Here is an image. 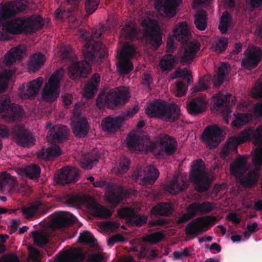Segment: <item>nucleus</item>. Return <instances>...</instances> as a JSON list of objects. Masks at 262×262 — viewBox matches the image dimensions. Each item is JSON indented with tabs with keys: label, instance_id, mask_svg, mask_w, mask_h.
Wrapping results in <instances>:
<instances>
[{
	"label": "nucleus",
	"instance_id": "1",
	"mask_svg": "<svg viewBox=\"0 0 262 262\" xmlns=\"http://www.w3.org/2000/svg\"><path fill=\"white\" fill-rule=\"evenodd\" d=\"M84 60L79 62H74L75 55L70 47H64L61 51V57L62 59L73 62L68 68V74L73 79H78L81 77L87 76L92 64L95 62H98L99 59L105 57L106 51L101 45L96 43L93 46H85L83 49Z\"/></svg>",
	"mask_w": 262,
	"mask_h": 262
},
{
	"label": "nucleus",
	"instance_id": "2",
	"mask_svg": "<svg viewBox=\"0 0 262 262\" xmlns=\"http://www.w3.org/2000/svg\"><path fill=\"white\" fill-rule=\"evenodd\" d=\"M173 36L183 46L177 54V58L182 65L191 63L200 50V43L196 41H189L191 34L186 21L178 24L173 29Z\"/></svg>",
	"mask_w": 262,
	"mask_h": 262
},
{
	"label": "nucleus",
	"instance_id": "3",
	"mask_svg": "<svg viewBox=\"0 0 262 262\" xmlns=\"http://www.w3.org/2000/svg\"><path fill=\"white\" fill-rule=\"evenodd\" d=\"M44 26V20L40 15L26 16L8 21L5 25L7 32L13 35L23 33H34Z\"/></svg>",
	"mask_w": 262,
	"mask_h": 262
},
{
	"label": "nucleus",
	"instance_id": "4",
	"mask_svg": "<svg viewBox=\"0 0 262 262\" xmlns=\"http://www.w3.org/2000/svg\"><path fill=\"white\" fill-rule=\"evenodd\" d=\"M146 115L150 118H160L166 122H173L179 119L180 109L175 104H168L161 99L148 103L145 108Z\"/></svg>",
	"mask_w": 262,
	"mask_h": 262
},
{
	"label": "nucleus",
	"instance_id": "5",
	"mask_svg": "<svg viewBox=\"0 0 262 262\" xmlns=\"http://www.w3.org/2000/svg\"><path fill=\"white\" fill-rule=\"evenodd\" d=\"M130 98L128 90L124 88H117L110 90L107 93L102 92L98 96L96 105L99 108L106 106L114 109L116 106L125 104Z\"/></svg>",
	"mask_w": 262,
	"mask_h": 262
},
{
	"label": "nucleus",
	"instance_id": "6",
	"mask_svg": "<svg viewBox=\"0 0 262 262\" xmlns=\"http://www.w3.org/2000/svg\"><path fill=\"white\" fill-rule=\"evenodd\" d=\"M189 178L194 185L195 189L199 192H205L210 187L211 182L206 175L205 164L201 159L193 161Z\"/></svg>",
	"mask_w": 262,
	"mask_h": 262
},
{
	"label": "nucleus",
	"instance_id": "7",
	"mask_svg": "<svg viewBox=\"0 0 262 262\" xmlns=\"http://www.w3.org/2000/svg\"><path fill=\"white\" fill-rule=\"evenodd\" d=\"M61 76L62 70H57L52 74L43 89L42 97L43 100L53 102L59 96Z\"/></svg>",
	"mask_w": 262,
	"mask_h": 262
},
{
	"label": "nucleus",
	"instance_id": "8",
	"mask_svg": "<svg viewBox=\"0 0 262 262\" xmlns=\"http://www.w3.org/2000/svg\"><path fill=\"white\" fill-rule=\"evenodd\" d=\"M160 144L162 146L161 150L157 149V144L154 142L147 145V147L151 152L159 157L163 156L164 152L167 156H171L176 152L178 143L172 136L164 134L160 139Z\"/></svg>",
	"mask_w": 262,
	"mask_h": 262
},
{
	"label": "nucleus",
	"instance_id": "9",
	"mask_svg": "<svg viewBox=\"0 0 262 262\" xmlns=\"http://www.w3.org/2000/svg\"><path fill=\"white\" fill-rule=\"evenodd\" d=\"M135 47L133 45H125L119 54V61L117 63V70L121 74H127L133 69V64L130 61L136 54Z\"/></svg>",
	"mask_w": 262,
	"mask_h": 262
},
{
	"label": "nucleus",
	"instance_id": "10",
	"mask_svg": "<svg viewBox=\"0 0 262 262\" xmlns=\"http://www.w3.org/2000/svg\"><path fill=\"white\" fill-rule=\"evenodd\" d=\"M223 130L216 125H209L203 130L201 139L207 147L210 149H214L223 139Z\"/></svg>",
	"mask_w": 262,
	"mask_h": 262
},
{
	"label": "nucleus",
	"instance_id": "11",
	"mask_svg": "<svg viewBox=\"0 0 262 262\" xmlns=\"http://www.w3.org/2000/svg\"><path fill=\"white\" fill-rule=\"evenodd\" d=\"M214 216L199 217L191 221L186 226L185 232L187 235H196L207 231L209 224L215 222Z\"/></svg>",
	"mask_w": 262,
	"mask_h": 262
},
{
	"label": "nucleus",
	"instance_id": "12",
	"mask_svg": "<svg viewBox=\"0 0 262 262\" xmlns=\"http://www.w3.org/2000/svg\"><path fill=\"white\" fill-rule=\"evenodd\" d=\"M261 59V49L258 47H252L245 51L241 64L244 69L252 70L258 66Z\"/></svg>",
	"mask_w": 262,
	"mask_h": 262
},
{
	"label": "nucleus",
	"instance_id": "13",
	"mask_svg": "<svg viewBox=\"0 0 262 262\" xmlns=\"http://www.w3.org/2000/svg\"><path fill=\"white\" fill-rule=\"evenodd\" d=\"M251 139L254 140V144L256 145L262 144V124L257 126L256 130L252 127H248L243 130L235 138L236 144H241Z\"/></svg>",
	"mask_w": 262,
	"mask_h": 262
},
{
	"label": "nucleus",
	"instance_id": "14",
	"mask_svg": "<svg viewBox=\"0 0 262 262\" xmlns=\"http://www.w3.org/2000/svg\"><path fill=\"white\" fill-rule=\"evenodd\" d=\"M12 135L18 145L29 147L35 144V140L24 125H16L12 128Z\"/></svg>",
	"mask_w": 262,
	"mask_h": 262
},
{
	"label": "nucleus",
	"instance_id": "15",
	"mask_svg": "<svg viewBox=\"0 0 262 262\" xmlns=\"http://www.w3.org/2000/svg\"><path fill=\"white\" fill-rule=\"evenodd\" d=\"M231 94L226 95L219 94L214 98L211 107L216 111L225 113L224 115V120L226 124L229 122V118L231 113L230 107Z\"/></svg>",
	"mask_w": 262,
	"mask_h": 262
},
{
	"label": "nucleus",
	"instance_id": "16",
	"mask_svg": "<svg viewBox=\"0 0 262 262\" xmlns=\"http://www.w3.org/2000/svg\"><path fill=\"white\" fill-rule=\"evenodd\" d=\"M144 34L152 46L158 48L162 44V33L158 25L152 24H146Z\"/></svg>",
	"mask_w": 262,
	"mask_h": 262
},
{
	"label": "nucleus",
	"instance_id": "17",
	"mask_svg": "<svg viewBox=\"0 0 262 262\" xmlns=\"http://www.w3.org/2000/svg\"><path fill=\"white\" fill-rule=\"evenodd\" d=\"M79 178L78 171L75 169H67L62 168L56 178L58 184L66 185L71 183H75Z\"/></svg>",
	"mask_w": 262,
	"mask_h": 262
},
{
	"label": "nucleus",
	"instance_id": "18",
	"mask_svg": "<svg viewBox=\"0 0 262 262\" xmlns=\"http://www.w3.org/2000/svg\"><path fill=\"white\" fill-rule=\"evenodd\" d=\"M70 130L63 125H55L49 131L52 142L55 143H61L68 139Z\"/></svg>",
	"mask_w": 262,
	"mask_h": 262
},
{
	"label": "nucleus",
	"instance_id": "19",
	"mask_svg": "<svg viewBox=\"0 0 262 262\" xmlns=\"http://www.w3.org/2000/svg\"><path fill=\"white\" fill-rule=\"evenodd\" d=\"M130 192L119 186L117 190H111L106 194L108 202L115 207L119 205L125 198H128Z\"/></svg>",
	"mask_w": 262,
	"mask_h": 262
},
{
	"label": "nucleus",
	"instance_id": "20",
	"mask_svg": "<svg viewBox=\"0 0 262 262\" xmlns=\"http://www.w3.org/2000/svg\"><path fill=\"white\" fill-rule=\"evenodd\" d=\"M124 121V118L122 116L105 118L101 122L102 129L108 133H115L121 127Z\"/></svg>",
	"mask_w": 262,
	"mask_h": 262
},
{
	"label": "nucleus",
	"instance_id": "21",
	"mask_svg": "<svg viewBox=\"0 0 262 262\" xmlns=\"http://www.w3.org/2000/svg\"><path fill=\"white\" fill-rule=\"evenodd\" d=\"M89 130L90 125L86 118L80 117L73 122L72 132L76 137H85L88 134Z\"/></svg>",
	"mask_w": 262,
	"mask_h": 262
},
{
	"label": "nucleus",
	"instance_id": "22",
	"mask_svg": "<svg viewBox=\"0 0 262 262\" xmlns=\"http://www.w3.org/2000/svg\"><path fill=\"white\" fill-rule=\"evenodd\" d=\"M25 115L23 107L18 104L12 103L8 112L3 116V118L9 123L20 122Z\"/></svg>",
	"mask_w": 262,
	"mask_h": 262
},
{
	"label": "nucleus",
	"instance_id": "23",
	"mask_svg": "<svg viewBox=\"0 0 262 262\" xmlns=\"http://www.w3.org/2000/svg\"><path fill=\"white\" fill-rule=\"evenodd\" d=\"M173 205L169 202H160L150 209V214L156 217L169 216L173 212Z\"/></svg>",
	"mask_w": 262,
	"mask_h": 262
},
{
	"label": "nucleus",
	"instance_id": "24",
	"mask_svg": "<svg viewBox=\"0 0 262 262\" xmlns=\"http://www.w3.org/2000/svg\"><path fill=\"white\" fill-rule=\"evenodd\" d=\"M76 220L73 214L68 212H62L53 220V224L57 228L62 229L74 224Z\"/></svg>",
	"mask_w": 262,
	"mask_h": 262
},
{
	"label": "nucleus",
	"instance_id": "25",
	"mask_svg": "<svg viewBox=\"0 0 262 262\" xmlns=\"http://www.w3.org/2000/svg\"><path fill=\"white\" fill-rule=\"evenodd\" d=\"M193 216H196L198 213L201 214L209 213L215 209L214 204L212 202L205 201L202 203L198 202H193L188 205Z\"/></svg>",
	"mask_w": 262,
	"mask_h": 262
},
{
	"label": "nucleus",
	"instance_id": "26",
	"mask_svg": "<svg viewBox=\"0 0 262 262\" xmlns=\"http://www.w3.org/2000/svg\"><path fill=\"white\" fill-rule=\"evenodd\" d=\"M43 81V78L39 77L29 82L27 85L26 89L22 93L23 99H28L35 96L39 92Z\"/></svg>",
	"mask_w": 262,
	"mask_h": 262
},
{
	"label": "nucleus",
	"instance_id": "27",
	"mask_svg": "<svg viewBox=\"0 0 262 262\" xmlns=\"http://www.w3.org/2000/svg\"><path fill=\"white\" fill-rule=\"evenodd\" d=\"M156 7L160 6L163 8L164 12L166 16L171 18L176 13V9L179 6L182 0H156Z\"/></svg>",
	"mask_w": 262,
	"mask_h": 262
},
{
	"label": "nucleus",
	"instance_id": "28",
	"mask_svg": "<svg viewBox=\"0 0 262 262\" xmlns=\"http://www.w3.org/2000/svg\"><path fill=\"white\" fill-rule=\"evenodd\" d=\"M206 104L207 102L203 98L196 97L189 102L187 109L190 114L198 115L205 111Z\"/></svg>",
	"mask_w": 262,
	"mask_h": 262
},
{
	"label": "nucleus",
	"instance_id": "29",
	"mask_svg": "<svg viewBox=\"0 0 262 262\" xmlns=\"http://www.w3.org/2000/svg\"><path fill=\"white\" fill-rule=\"evenodd\" d=\"M85 258V254L79 249L64 252L56 262H82Z\"/></svg>",
	"mask_w": 262,
	"mask_h": 262
},
{
	"label": "nucleus",
	"instance_id": "30",
	"mask_svg": "<svg viewBox=\"0 0 262 262\" xmlns=\"http://www.w3.org/2000/svg\"><path fill=\"white\" fill-rule=\"evenodd\" d=\"M100 76L98 73L92 75L91 79L85 84L84 88V96L88 98H92L98 90Z\"/></svg>",
	"mask_w": 262,
	"mask_h": 262
},
{
	"label": "nucleus",
	"instance_id": "31",
	"mask_svg": "<svg viewBox=\"0 0 262 262\" xmlns=\"http://www.w3.org/2000/svg\"><path fill=\"white\" fill-rule=\"evenodd\" d=\"M127 148L132 151H141L143 148L141 136L135 133H129L126 138Z\"/></svg>",
	"mask_w": 262,
	"mask_h": 262
},
{
	"label": "nucleus",
	"instance_id": "32",
	"mask_svg": "<svg viewBox=\"0 0 262 262\" xmlns=\"http://www.w3.org/2000/svg\"><path fill=\"white\" fill-rule=\"evenodd\" d=\"M247 159L240 157L235 160L230 165V170L233 175H242L247 170Z\"/></svg>",
	"mask_w": 262,
	"mask_h": 262
},
{
	"label": "nucleus",
	"instance_id": "33",
	"mask_svg": "<svg viewBox=\"0 0 262 262\" xmlns=\"http://www.w3.org/2000/svg\"><path fill=\"white\" fill-rule=\"evenodd\" d=\"M133 251L138 252V257L139 258H147L151 259L156 258L158 255L155 250L151 249L149 246L139 244L134 246L132 247Z\"/></svg>",
	"mask_w": 262,
	"mask_h": 262
},
{
	"label": "nucleus",
	"instance_id": "34",
	"mask_svg": "<svg viewBox=\"0 0 262 262\" xmlns=\"http://www.w3.org/2000/svg\"><path fill=\"white\" fill-rule=\"evenodd\" d=\"M90 207L93 215L102 219H107L112 215L113 212L102 205L93 202L90 205Z\"/></svg>",
	"mask_w": 262,
	"mask_h": 262
},
{
	"label": "nucleus",
	"instance_id": "35",
	"mask_svg": "<svg viewBox=\"0 0 262 262\" xmlns=\"http://www.w3.org/2000/svg\"><path fill=\"white\" fill-rule=\"evenodd\" d=\"M45 61L46 57L45 55L41 53L32 55L30 57L28 64L30 71L35 72L44 64Z\"/></svg>",
	"mask_w": 262,
	"mask_h": 262
},
{
	"label": "nucleus",
	"instance_id": "36",
	"mask_svg": "<svg viewBox=\"0 0 262 262\" xmlns=\"http://www.w3.org/2000/svg\"><path fill=\"white\" fill-rule=\"evenodd\" d=\"M178 60L171 54L164 55L160 61L159 66L162 71L172 70L177 64Z\"/></svg>",
	"mask_w": 262,
	"mask_h": 262
},
{
	"label": "nucleus",
	"instance_id": "37",
	"mask_svg": "<svg viewBox=\"0 0 262 262\" xmlns=\"http://www.w3.org/2000/svg\"><path fill=\"white\" fill-rule=\"evenodd\" d=\"M159 172L157 168L150 166L147 169V172L141 180L140 184L145 185H151L159 177Z\"/></svg>",
	"mask_w": 262,
	"mask_h": 262
},
{
	"label": "nucleus",
	"instance_id": "38",
	"mask_svg": "<svg viewBox=\"0 0 262 262\" xmlns=\"http://www.w3.org/2000/svg\"><path fill=\"white\" fill-rule=\"evenodd\" d=\"M258 180V174L254 170L250 171L239 180L240 184L244 187L250 188L255 185Z\"/></svg>",
	"mask_w": 262,
	"mask_h": 262
},
{
	"label": "nucleus",
	"instance_id": "39",
	"mask_svg": "<svg viewBox=\"0 0 262 262\" xmlns=\"http://www.w3.org/2000/svg\"><path fill=\"white\" fill-rule=\"evenodd\" d=\"M14 179L11 176L4 172L0 175V191L9 192L14 185Z\"/></svg>",
	"mask_w": 262,
	"mask_h": 262
},
{
	"label": "nucleus",
	"instance_id": "40",
	"mask_svg": "<svg viewBox=\"0 0 262 262\" xmlns=\"http://www.w3.org/2000/svg\"><path fill=\"white\" fill-rule=\"evenodd\" d=\"M42 205L40 201H35L26 207H23L21 212L25 218L29 220L34 217L39 211V207Z\"/></svg>",
	"mask_w": 262,
	"mask_h": 262
},
{
	"label": "nucleus",
	"instance_id": "41",
	"mask_svg": "<svg viewBox=\"0 0 262 262\" xmlns=\"http://www.w3.org/2000/svg\"><path fill=\"white\" fill-rule=\"evenodd\" d=\"M104 29L103 27H100L99 29H94L92 30V34L91 35V39L89 38V36H85V39L86 40V42L85 45L83 46V49H85V46L86 44L89 43V46H93L94 44L96 43H99L101 45V46L103 47V48H104L106 50V55L105 56H107V49L106 48V47L102 44L101 42L100 41H96L94 40V38L98 39L101 38V35L103 34V31H104Z\"/></svg>",
	"mask_w": 262,
	"mask_h": 262
},
{
	"label": "nucleus",
	"instance_id": "42",
	"mask_svg": "<svg viewBox=\"0 0 262 262\" xmlns=\"http://www.w3.org/2000/svg\"><path fill=\"white\" fill-rule=\"evenodd\" d=\"M229 66L227 63H223L219 68L216 75L214 76L213 82L215 87L220 86L224 82L225 77L229 72Z\"/></svg>",
	"mask_w": 262,
	"mask_h": 262
},
{
	"label": "nucleus",
	"instance_id": "43",
	"mask_svg": "<svg viewBox=\"0 0 262 262\" xmlns=\"http://www.w3.org/2000/svg\"><path fill=\"white\" fill-rule=\"evenodd\" d=\"M188 184L183 180L179 181L174 179L171 181L168 186L169 192L173 194H176L181 191H184L187 189Z\"/></svg>",
	"mask_w": 262,
	"mask_h": 262
},
{
	"label": "nucleus",
	"instance_id": "44",
	"mask_svg": "<svg viewBox=\"0 0 262 262\" xmlns=\"http://www.w3.org/2000/svg\"><path fill=\"white\" fill-rule=\"evenodd\" d=\"M99 156L96 154H88L83 157L80 162L81 166L85 169H92L94 163L98 161Z\"/></svg>",
	"mask_w": 262,
	"mask_h": 262
},
{
	"label": "nucleus",
	"instance_id": "45",
	"mask_svg": "<svg viewBox=\"0 0 262 262\" xmlns=\"http://www.w3.org/2000/svg\"><path fill=\"white\" fill-rule=\"evenodd\" d=\"M23 172L30 179H37L40 176L41 170L38 165L32 164L26 166L23 169Z\"/></svg>",
	"mask_w": 262,
	"mask_h": 262
},
{
	"label": "nucleus",
	"instance_id": "46",
	"mask_svg": "<svg viewBox=\"0 0 262 262\" xmlns=\"http://www.w3.org/2000/svg\"><path fill=\"white\" fill-rule=\"evenodd\" d=\"M194 24L198 30H205L207 27V13L205 11L202 10L195 15Z\"/></svg>",
	"mask_w": 262,
	"mask_h": 262
},
{
	"label": "nucleus",
	"instance_id": "47",
	"mask_svg": "<svg viewBox=\"0 0 262 262\" xmlns=\"http://www.w3.org/2000/svg\"><path fill=\"white\" fill-rule=\"evenodd\" d=\"M136 213L135 208L124 207L118 210L117 214L119 218L125 219L128 224Z\"/></svg>",
	"mask_w": 262,
	"mask_h": 262
},
{
	"label": "nucleus",
	"instance_id": "48",
	"mask_svg": "<svg viewBox=\"0 0 262 262\" xmlns=\"http://www.w3.org/2000/svg\"><path fill=\"white\" fill-rule=\"evenodd\" d=\"M232 17L228 11H225L221 16L219 29L222 34H225L230 25Z\"/></svg>",
	"mask_w": 262,
	"mask_h": 262
},
{
	"label": "nucleus",
	"instance_id": "49",
	"mask_svg": "<svg viewBox=\"0 0 262 262\" xmlns=\"http://www.w3.org/2000/svg\"><path fill=\"white\" fill-rule=\"evenodd\" d=\"M120 34L126 40H133L136 37L137 31L135 28L128 24L121 29Z\"/></svg>",
	"mask_w": 262,
	"mask_h": 262
},
{
	"label": "nucleus",
	"instance_id": "50",
	"mask_svg": "<svg viewBox=\"0 0 262 262\" xmlns=\"http://www.w3.org/2000/svg\"><path fill=\"white\" fill-rule=\"evenodd\" d=\"M32 236L34 244L37 246L43 247L49 243L48 236L47 235L34 231L32 232Z\"/></svg>",
	"mask_w": 262,
	"mask_h": 262
},
{
	"label": "nucleus",
	"instance_id": "51",
	"mask_svg": "<svg viewBox=\"0 0 262 262\" xmlns=\"http://www.w3.org/2000/svg\"><path fill=\"white\" fill-rule=\"evenodd\" d=\"M164 238V234L160 231H158L144 237L143 241L145 242L156 244L162 241Z\"/></svg>",
	"mask_w": 262,
	"mask_h": 262
},
{
	"label": "nucleus",
	"instance_id": "52",
	"mask_svg": "<svg viewBox=\"0 0 262 262\" xmlns=\"http://www.w3.org/2000/svg\"><path fill=\"white\" fill-rule=\"evenodd\" d=\"M249 121V117L247 114L239 113L235 117V120L232 122L233 127L239 128L245 125Z\"/></svg>",
	"mask_w": 262,
	"mask_h": 262
},
{
	"label": "nucleus",
	"instance_id": "53",
	"mask_svg": "<svg viewBox=\"0 0 262 262\" xmlns=\"http://www.w3.org/2000/svg\"><path fill=\"white\" fill-rule=\"evenodd\" d=\"M78 241L80 243L93 245L95 243V239L91 233L89 231H85L80 233L78 237Z\"/></svg>",
	"mask_w": 262,
	"mask_h": 262
},
{
	"label": "nucleus",
	"instance_id": "54",
	"mask_svg": "<svg viewBox=\"0 0 262 262\" xmlns=\"http://www.w3.org/2000/svg\"><path fill=\"white\" fill-rule=\"evenodd\" d=\"M12 103L10 97L6 95L0 96V113H7Z\"/></svg>",
	"mask_w": 262,
	"mask_h": 262
},
{
	"label": "nucleus",
	"instance_id": "55",
	"mask_svg": "<svg viewBox=\"0 0 262 262\" xmlns=\"http://www.w3.org/2000/svg\"><path fill=\"white\" fill-rule=\"evenodd\" d=\"M148 217L145 215L138 214L136 212L128 224L136 227H141L147 221Z\"/></svg>",
	"mask_w": 262,
	"mask_h": 262
},
{
	"label": "nucleus",
	"instance_id": "56",
	"mask_svg": "<svg viewBox=\"0 0 262 262\" xmlns=\"http://www.w3.org/2000/svg\"><path fill=\"white\" fill-rule=\"evenodd\" d=\"M209 88V81L207 78L205 77H200L199 80L198 84L195 85L193 89V93L199 92H203Z\"/></svg>",
	"mask_w": 262,
	"mask_h": 262
},
{
	"label": "nucleus",
	"instance_id": "57",
	"mask_svg": "<svg viewBox=\"0 0 262 262\" xmlns=\"http://www.w3.org/2000/svg\"><path fill=\"white\" fill-rule=\"evenodd\" d=\"M65 202L68 206L77 208L81 204L82 200L78 195L68 194L65 198Z\"/></svg>",
	"mask_w": 262,
	"mask_h": 262
},
{
	"label": "nucleus",
	"instance_id": "58",
	"mask_svg": "<svg viewBox=\"0 0 262 262\" xmlns=\"http://www.w3.org/2000/svg\"><path fill=\"white\" fill-rule=\"evenodd\" d=\"M228 45V39L226 37L220 38L216 42L215 46V51L219 54L224 52L227 49Z\"/></svg>",
	"mask_w": 262,
	"mask_h": 262
},
{
	"label": "nucleus",
	"instance_id": "59",
	"mask_svg": "<svg viewBox=\"0 0 262 262\" xmlns=\"http://www.w3.org/2000/svg\"><path fill=\"white\" fill-rule=\"evenodd\" d=\"M130 164V160L125 157H121L119 159L118 171L120 173H125L129 168Z\"/></svg>",
	"mask_w": 262,
	"mask_h": 262
},
{
	"label": "nucleus",
	"instance_id": "60",
	"mask_svg": "<svg viewBox=\"0 0 262 262\" xmlns=\"http://www.w3.org/2000/svg\"><path fill=\"white\" fill-rule=\"evenodd\" d=\"M62 151L58 145H53L46 149V157L47 158H56L60 156Z\"/></svg>",
	"mask_w": 262,
	"mask_h": 262
},
{
	"label": "nucleus",
	"instance_id": "61",
	"mask_svg": "<svg viewBox=\"0 0 262 262\" xmlns=\"http://www.w3.org/2000/svg\"><path fill=\"white\" fill-rule=\"evenodd\" d=\"M100 0H86L85 8L86 12L89 14H93L97 9Z\"/></svg>",
	"mask_w": 262,
	"mask_h": 262
},
{
	"label": "nucleus",
	"instance_id": "62",
	"mask_svg": "<svg viewBox=\"0 0 262 262\" xmlns=\"http://www.w3.org/2000/svg\"><path fill=\"white\" fill-rule=\"evenodd\" d=\"M55 14L59 19L69 17L73 14V9L71 7L68 8L67 10L58 9L55 10Z\"/></svg>",
	"mask_w": 262,
	"mask_h": 262
},
{
	"label": "nucleus",
	"instance_id": "63",
	"mask_svg": "<svg viewBox=\"0 0 262 262\" xmlns=\"http://www.w3.org/2000/svg\"><path fill=\"white\" fill-rule=\"evenodd\" d=\"M11 76V74L8 75L0 73V93H3L7 89Z\"/></svg>",
	"mask_w": 262,
	"mask_h": 262
},
{
	"label": "nucleus",
	"instance_id": "64",
	"mask_svg": "<svg viewBox=\"0 0 262 262\" xmlns=\"http://www.w3.org/2000/svg\"><path fill=\"white\" fill-rule=\"evenodd\" d=\"M104 256L100 253H93L89 254L87 257L88 262H102Z\"/></svg>",
	"mask_w": 262,
	"mask_h": 262
}]
</instances>
